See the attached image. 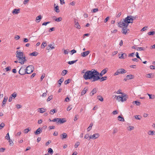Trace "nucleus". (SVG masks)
Returning <instances> with one entry per match:
<instances>
[{
    "label": "nucleus",
    "mask_w": 155,
    "mask_h": 155,
    "mask_svg": "<svg viewBox=\"0 0 155 155\" xmlns=\"http://www.w3.org/2000/svg\"><path fill=\"white\" fill-rule=\"evenodd\" d=\"M103 74L101 72L99 73L96 70L92 69L91 71H87L84 75L85 80L93 79L92 81H95L100 79V77H102Z\"/></svg>",
    "instance_id": "obj_1"
},
{
    "label": "nucleus",
    "mask_w": 155,
    "mask_h": 155,
    "mask_svg": "<svg viewBox=\"0 0 155 155\" xmlns=\"http://www.w3.org/2000/svg\"><path fill=\"white\" fill-rule=\"evenodd\" d=\"M131 15L127 16V17L123 19L122 21L118 23L119 26L122 28L123 26H128L129 24L132 23L134 19Z\"/></svg>",
    "instance_id": "obj_2"
},
{
    "label": "nucleus",
    "mask_w": 155,
    "mask_h": 155,
    "mask_svg": "<svg viewBox=\"0 0 155 155\" xmlns=\"http://www.w3.org/2000/svg\"><path fill=\"white\" fill-rule=\"evenodd\" d=\"M24 53L22 52H19L18 51H16V57L20 61L19 63L21 64H23L26 61V57L23 56Z\"/></svg>",
    "instance_id": "obj_3"
},
{
    "label": "nucleus",
    "mask_w": 155,
    "mask_h": 155,
    "mask_svg": "<svg viewBox=\"0 0 155 155\" xmlns=\"http://www.w3.org/2000/svg\"><path fill=\"white\" fill-rule=\"evenodd\" d=\"M126 71L123 68H120L117 69L115 73L114 74V76L120 74H123L126 73Z\"/></svg>",
    "instance_id": "obj_4"
},
{
    "label": "nucleus",
    "mask_w": 155,
    "mask_h": 155,
    "mask_svg": "<svg viewBox=\"0 0 155 155\" xmlns=\"http://www.w3.org/2000/svg\"><path fill=\"white\" fill-rule=\"evenodd\" d=\"M25 70L28 72L27 74H30L33 72L34 68L32 65H29L26 68V69H25Z\"/></svg>",
    "instance_id": "obj_5"
},
{
    "label": "nucleus",
    "mask_w": 155,
    "mask_h": 155,
    "mask_svg": "<svg viewBox=\"0 0 155 155\" xmlns=\"http://www.w3.org/2000/svg\"><path fill=\"white\" fill-rule=\"evenodd\" d=\"M127 27L128 26H123L122 32L123 34L126 35L127 33V31L129 30L127 28Z\"/></svg>",
    "instance_id": "obj_6"
},
{
    "label": "nucleus",
    "mask_w": 155,
    "mask_h": 155,
    "mask_svg": "<svg viewBox=\"0 0 155 155\" xmlns=\"http://www.w3.org/2000/svg\"><path fill=\"white\" fill-rule=\"evenodd\" d=\"M18 72L21 75H24L28 73V72L25 71V69H24L21 68H20Z\"/></svg>",
    "instance_id": "obj_7"
},
{
    "label": "nucleus",
    "mask_w": 155,
    "mask_h": 155,
    "mask_svg": "<svg viewBox=\"0 0 155 155\" xmlns=\"http://www.w3.org/2000/svg\"><path fill=\"white\" fill-rule=\"evenodd\" d=\"M99 135L98 133L94 134L93 135L90 136V139H96L99 137Z\"/></svg>",
    "instance_id": "obj_8"
},
{
    "label": "nucleus",
    "mask_w": 155,
    "mask_h": 155,
    "mask_svg": "<svg viewBox=\"0 0 155 155\" xmlns=\"http://www.w3.org/2000/svg\"><path fill=\"white\" fill-rule=\"evenodd\" d=\"M42 128L39 127L34 132L35 134L37 135H38L42 132Z\"/></svg>",
    "instance_id": "obj_9"
},
{
    "label": "nucleus",
    "mask_w": 155,
    "mask_h": 155,
    "mask_svg": "<svg viewBox=\"0 0 155 155\" xmlns=\"http://www.w3.org/2000/svg\"><path fill=\"white\" fill-rule=\"evenodd\" d=\"M8 99V97L6 96L5 97H4L3 100L2 102V107H4L5 106V104L7 102Z\"/></svg>",
    "instance_id": "obj_10"
},
{
    "label": "nucleus",
    "mask_w": 155,
    "mask_h": 155,
    "mask_svg": "<svg viewBox=\"0 0 155 155\" xmlns=\"http://www.w3.org/2000/svg\"><path fill=\"white\" fill-rule=\"evenodd\" d=\"M90 53V51H87L84 52H82L81 53V55L83 57H85L88 54Z\"/></svg>",
    "instance_id": "obj_11"
},
{
    "label": "nucleus",
    "mask_w": 155,
    "mask_h": 155,
    "mask_svg": "<svg viewBox=\"0 0 155 155\" xmlns=\"http://www.w3.org/2000/svg\"><path fill=\"white\" fill-rule=\"evenodd\" d=\"M97 91V90L95 88H94L93 90L91 91L90 94V95L91 96H93L94 94L96 93Z\"/></svg>",
    "instance_id": "obj_12"
},
{
    "label": "nucleus",
    "mask_w": 155,
    "mask_h": 155,
    "mask_svg": "<svg viewBox=\"0 0 155 155\" xmlns=\"http://www.w3.org/2000/svg\"><path fill=\"white\" fill-rule=\"evenodd\" d=\"M127 54L125 53L122 54L120 56H119V58L121 59H124L126 58Z\"/></svg>",
    "instance_id": "obj_13"
},
{
    "label": "nucleus",
    "mask_w": 155,
    "mask_h": 155,
    "mask_svg": "<svg viewBox=\"0 0 155 155\" xmlns=\"http://www.w3.org/2000/svg\"><path fill=\"white\" fill-rule=\"evenodd\" d=\"M20 12L19 9H14L12 12L13 14H17Z\"/></svg>",
    "instance_id": "obj_14"
},
{
    "label": "nucleus",
    "mask_w": 155,
    "mask_h": 155,
    "mask_svg": "<svg viewBox=\"0 0 155 155\" xmlns=\"http://www.w3.org/2000/svg\"><path fill=\"white\" fill-rule=\"evenodd\" d=\"M66 120L65 118H59V120L58 121V122H59L60 124H62L65 122H66Z\"/></svg>",
    "instance_id": "obj_15"
},
{
    "label": "nucleus",
    "mask_w": 155,
    "mask_h": 155,
    "mask_svg": "<svg viewBox=\"0 0 155 155\" xmlns=\"http://www.w3.org/2000/svg\"><path fill=\"white\" fill-rule=\"evenodd\" d=\"M42 18V17L41 15H39L37 16L36 18V22L37 23L39 22L40 21L41 19Z\"/></svg>",
    "instance_id": "obj_16"
},
{
    "label": "nucleus",
    "mask_w": 155,
    "mask_h": 155,
    "mask_svg": "<svg viewBox=\"0 0 155 155\" xmlns=\"http://www.w3.org/2000/svg\"><path fill=\"white\" fill-rule=\"evenodd\" d=\"M56 5L55 4H54V10L57 13H58L59 12V6L58 5L56 6H55Z\"/></svg>",
    "instance_id": "obj_17"
},
{
    "label": "nucleus",
    "mask_w": 155,
    "mask_h": 155,
    "mask_svg": "<svg viewBox=\"0 0 155 155\" xmlns=\"http://www.w3.org/2000/svg\"><path fill=\"white\" fill-rule=\"evenodd\" d=\"M64 80L63 78H61V79H60L58 81V87H59L61 86V84L63 82V81Z\"/></svg>",
    "instance_id": "obj_18"
},
{
    "label": "nucleus",
    "mask_w": 155,
    "mask_h": 155,
    "mask_svg": "<svg viewBox=\"0 0 155 155\" xmlns=\"http://www.w3.org/2000/svg\"><path fill=\"white\" fill-rule=\"evenodd\" d=\"M87 87H85L81 92V95H84L88 90Z\"/></svg>",
    "instance_id": "obj_19"
},
{
    "label": "nucleus",
    "mask_w": 155,
    "mask_h": 155,
    "mask_svg": "<svg viewBox=\"0 0 155 155\" xmlns=\"http://www.w3.org/2000/svg\"><path fill=\"white\" fill-rule=\"evenodd\" d=\"M38 110H38V111L41 113L45 112L46 111V109H45L44 108H39Z\"/></svg>",
    "instance_id": "obj_20"
},
{
    "label": "nucleus",
    "mask_w": 155,
    "mask_h": 155,
    "mask_svg": "<svg viewBox=\"0 0 155 155\" xmlns=\"http://www.w3.org/2000/svg\"><path fill=\"white\" fill-rule=\"evenodd\" d=\"M74 27L76 28L79 29L81 28V26L78 23V22H76L75 21V23L74 25Z\"/></svg>",
    "instance_id": "obj_21"
},
{
    "label": "nucleus",
    "mask_w": 155,
    "mask_h": 155,
    "mask_svg": "<svg viewBox=\"0 0 155 155\" xmlns=\"http://www.w3.org/2000/svg\"><path fill=\"white\" fill-rule=\"evenodd\" d=\"M128 80H130L133 79L134 78V75L132 74H129L126 76Z\"/></svg>",
    "instance_id": "obj_22"
},
{
    "label": "nucleus",
    "mask_w": 155,
    "mask_h": 155,
    "mask_svg": "<svg viewBox=\"0 0 155 155\" xmlns=\"http://www.w3.org/2000/svg\"><path fill=\"white\" fill-rule=\"evenodd\" d=\"M108 70V68H104L103 70L101 71V73L102 74H106L107 71Z\"/></svg>",
    "instance_id": "obj_23"
},
{
    "label": "nucleus",
    "mask_w": 155,
    "mask_h": 155,
    "mask_svg": "<svg viewBox=\"0 0 155 155\" xmlns=\"http://www.w3.org/2000/svg\"><path fill=\"white\" fill-rule=\"evenodd\" d=\"M59 120V118H55L52 120V121L53 122H56L57 124L58 125L59 123V122L58 121Z\"/></svg>",
    "instance_id": "obj_24"
},
{
    "label": "nucleus",
    "mask_w": 155,
    "mask_h": 155,
    "mask_svg": "<svg viewBox=\"0 0 155 155\" xmlns=\"http://www.w3.org/2000/svg\"><path fill=\"white\" fill-rule=\"evenodd\" d=\"M123 95H122L121 96L119 95L118 96H116V97H117V99L119 101H122V99H123Z\"/></svg>",
    "instance_id": "obj_25"
},
{
    "label": "nucleus",
    "mask_w": 155,
    "mask_h": 155,
    "mask_svg": "<svg viewBox=\"0 0 155 155\" xmlns=\"http://www.w3.org/2000/svg\"><path fill=\"white\" fill-rule=\"evenodd\" d=\"M148 134L150 135H153L155 134V131H154L150 130L148 132Z\"/></svg>",
    "instance_id": "obj_26"
},
{
    "label": "nucleus",
    "mask_w": 155,
    "mask_h": 155,
    "mask_svg": "<svg viewBox=\"0 0 155 155\" xmlns=\"http://www.w3.org/2000/svg\"><path fill=\"white\" fill-rule=\"evenodd\" d=\"M93 125V123H90L89 127L87 128V131H90V130H91Z\"/></svg>",
    "instance_id": "obj_27"
},
{
    "label": "nucleus",
    "mask_w": 155,
    "mask_h": 155,
    "mask_svg": "<svg viewBox=\"0 0 155 155\" xmlns=\"http://www.w3.org/2000/svg\"><path fill=\"white\" fill-rule=\"evenodd\" d=\"M97 98L98 99V100L101 101H103L104 100V99L103 97L100 95H98L97 96Z\"/></svg>",
    "instance_id": "obj_28"
},
{
    "label": "nucleus",
    "mask_w": 155,
    "mask_h": 155,
    "mask_svg": "<svg viewBox=\"0 0 155 155\" xmlns=\"http://www.w3.org/2000/svg\"><path fill=\"white\" fill-rule=\"evenodd\" d=\"M118 120L120 121H124V118L121 117L120 116H119L118 117Z\"/></svg>",
    "instance_id": "obj_29"
},
{
    "label": "nucleus",
    "mask_w": 155,
    "mask_h": 155,
    "mask_svg": "<svg viewBox=\"0 0 155 155\" xmlns=\"http://www.w3.org/2000/svg\"><path fill=\"white\" fill-rule=\"evenodd\" d=\"M47 45V43L46 42H43L41 45V48H44Z\"/></svg>",
    "instance_id": "obj_30"
},
{
    "label": "nucleus",
    "mask_w": 155,
    "mask_h": 155,
    "mask_svg": "<svg viewBox=\"0 0 155 155\" xmlns=\"http://www.w3.org/2000/svg\"><path fill=\"white\" fill-rule=\"evenodd\" d=\"M87 70L86 69H84L81 71V74H82L83 73H84V74L83 75V77L84 79H85V78H84L85 77L84 75L86 73H87Z\"/></svg>",
    "instance_id": "obj_31"
},
{
    "label": "nucleus",
    "mask_w": 155,
    "mask_h": 155,
    "mask_svg": "<svg viewBox=\"0 0 155 155\" xmlns=\"http://www.w3.org/2000/svg\"><path fill=\"white\" fill-rule=\"evenodd\" d=\"M38 54V53L36 51H35L33 52H32L30 54V55L33 56H36Z\"/></svg>",
    "instance_id": "obj_32"
},
{
    "label": "nucleus",
    "mask_w": 155,
    "mask_h": 155,
    "mask_svg": "<svg viewBox=\"0 0 155 155\" xmlns=\"http://www.w3.org/2000/svg\"><path fill=\"white\" fill-rule=\"evenodd\" d=\"M78 61V60H76L75 61H69L68 62V63L70 65L73 64L74 63H75L76 61Z\"/></svg>",
    "instance_id": "obj_33"
},
{
    "label": "nucleus",
    "mask_w": 155,
    "mask_h": 155,
    "mask_svg": "<svg viewBox=\"0 0 155 155\" xmlns=\"http://www.w3.org/2000/svg\"><path fill=\"white\" fill-rule=\"evenodd\" d=\"M48 152L51 154H52L53 153V151L52 149L51 148H49L48 149Z\"/></svg>",
    "instance_id": "obj_34"
},
{
    "label": "nucleus",
    "mask_w": 155,
    "mask_h": 155,
    "mask_svg": "<svg viewBox=\"0 0 155 155\" xmlns=\"http://www.w3.org/2000/svg\"><path fill=\"white\" fill-rule=\"evenodd\" d=\"M107 76H105L103 77H102L101 78H100V81H104L106 80L107 79Z\"/></svg>",
    "instance_id": "obj_35"
},
{
    "label": "nucleus",
    "mask_w": 155,
    "mask_h": 155,
    "mask_svg": "<svg viewBox=\"0 0 155 155\" xmlns=\"http://www.w3.org/2000/svg\"><path fill=\"white\" fill-rule=\"evenodd\" d=\"M62 18L61 17H59L55 19V21L57 22H60L62 20Z\"/></svg>",
    "instance_id": "obj_36"
},
{
    "label": "nucleus",
    "mask_w": 155,
    "mask_h": 155,
    "mask_svg": "<svg viewBox=\"0 0 155 155\" xmlns=\"http://www.w3.org/2000/svg\"><path fill=\"white\" fill-rule=\"evenodd\" d=\"M5 125L4 123H2L0 124V130L2 129L5 126Z\"/></svg>",
    "instance_id": "obj_37"
},
{
    "label": "nucleus",
    "mask_w": 155,
    "mask_h": 155,
    "mask_svg": "<svg viewBox=\"0 0 155 155\" xmlns=\"http://www.w3.org/2000/svg\"><path fill=\"white\" fill-rule=\"evenodd\" d=\"M62 139H63L64 138H66L67 137V134L66 133H64L62 134Z\"/></svg>",
    "instance_id": "obj_38"
},
{
    "label": "nucleus",
    "mask_w": 155,
    "mask_h": 155,
    "mask_svg": "<svg viewBox=\"0 0 155 155\" xmlns=\"http://www.w3.org/2000/svg\"><path fill=\"white\" fill-rule=\"evenodd\" d=\"M67 71L66 70H64L62 72V75L64 76L67 73Z\"/></svg>",
    "instance_id": "obj_39"
},
{
    "label": "nucleus",
    "mask_w": 155,
    "mask_h": 155,
    "mask_svg": "<svg viewBox=\"0 0 155 155\" xmlns=\"http://www.w3.org/2000/svg\"><path fill=\"white\" fill-rule=\"evenodd\" d=\"M126 96V95H124V94L123 95V99H122V102H123L124 101H125L127 100Z\"/></svg>",
    "instance_id": "obj_40"
},
{
    "label": "nucleus",
    "mask_w": 155,
    "mask_h": 155,
    "mask_svg": "<svg viewBox=\"0 0 155 155\" xmlns=\"http://www.w3.org/2000/svg\"><path fill=\"white\" fill-rule=\"evenodd\" d=\"M147 95L149 96L150 99H153L154 97V95H152L151 94H147Z\"/></svg>",
    "instance_id": "obj_41"
},
{
    "label": "nucleus",
    "mask_w": 155,
    "mask_h": 155,
    "mask_svg": "<svg viewBox=\"0 0 155 155\" xmlns=\"http://www.w3.org/2000/svg\"><path fill=\"white\" fill-rule=\"evenodd\" d=\"M145 49V48L143 47H137V51H143Z\"/></svg>",
    "instance_id": "obj_42"
},
{
    "label": "nucleus",
    "mask_w": 155,
    "mask_h": 155,
    "mask_svg": "<svg viewBox=\"0 0 155 155\" xmlns=\"http://www.w3.org/2000/svg\"><path fill=\"white\" fill-rule=\"evenodd\" d=\"M9 140V145L10 146H12L13 145V143L12 140L10 139L8 140Z\"/></svg>",
    "instance_id": "obj_43"
},
{
    "label": "nucleus",
    "mask_w": 155,
    "mask_h": 155,
    "mask_svg": "<svg viewBox=\"0 0 155 155\" xmlns=\"http://www.w3.org/2000/svg\"><path fill=\"white\" fill-rule=\"evenodd\" d=\"M133 103L137 105H140V102L137 101H133Z\"/></svg>",
    "instance_id": "obj_44"
},
{
    "label": "nucleus",
    "mask_w": 155,
    "mask_h": 155,
    "mask_svg": "<svg viewBox=\"0 0 155 155\" xmlns=\"http://www.w3.org/2000/svg\"><path fill=\"white\" fill-rule=\"evenodd\" d=\"M11 97H12L15 98L17 96V94L16 92H14L13 94H12L11 95Z\"/></svg>",
    "instance_id": "obj_45"
},
{
    "label": "nucleus",
    "mask_w": 155,
    "mask_h": 155,
    "mask_svg": "<svg viewBox=\"0 0 155 155\" xmlns=\"http://www.w3.org/2000/svg\"><path fill=\"white\" fill-rule=\"evenodd\" d=\"M5 138L7 140L10 139V136L8 133L7 134L6 136L5 137Z\"/></svg>",
    "instance_id": "obj_46"
},
{
    "label": "nucleus",
    "mask_w": 155,
    "mask_h": 155,
    "mask_svg": "<svg viewBox=\"0 0 155 155\" xmlns=\"http://www.w3.org/2000/svg\"><path fill=\"white\" fill-rule=\"evenodd\" d=\"M30 130H31V129H29L28 128L25 129L24 130L25 133V134L27 133Z\"/></svg>",
    "instance_id": "obj_47"
},
{
    "label": "nucleus",
    "mask_w": 155,
    "mask_h": 155,
    "mask_svg": "<svg viewBox=\"0 0 155 155\" xmlns=\"http://www.w3.org/2000/svg\"><path fill=\"white\" fill-rule=\"evenodd\" d=\"M155 33V32L154 31H150L148 33V34L149 35H153Z\"/></svg>",
    "instance_id": "obj_48"
},
{
    "label": "nucleus",
    "mask_w": 155,
    "mask_h": 155,
    "mask_svg": "<svg viewBox=\"0 0 155 155\" xmlns=\"http://www.w3.org/2000/svg\"><path fill=\"white\" fill-rule=\"evenodd\" d=\"M56 112H55V109H54L53 110H51L50 111V113L51 114H53L54 113Z\"/></svg>",
    "instance_id": "obj_49"
},
{
    "label": "nucleus",
    "mask_w": 155,
    "mask_h": 155,
    "mask_svg": "<svg viewBox=\"0 0 155 155\" xmlns=\"http://www.w3.org/2000/svg\"><path fill=\"white\" fill-rule=\"evenodd\" d=\"M152 75V74H151V73H150V74H147V75H146V77L147 78H152L151 77V75Z\"/></svg>",
    "instance_id": "obj_50"
},
{
    "label": "nucleus",
    "mask_w": 155,
    "mask_h": 155,
    "mask_svg": "<svg viewBox=\"0 0 155 155\" xmlns=\"http://www.w3.org/2000/svg\"><path fill=\"white\" fill-rule=\"evenodd\" d=\"M117 132V128H115L113 130V134H114L115 133H116Z\"/></svg>",
    "instance_id": "obj_51"
},
{
    "label": "nucleus",
    "mask_w": 155,
    "mask_h": 155,
    "mask_svg": "<svg viewBox=\"0 0 155 155\" xmlns=\"http://www.w3.org/2000/svg\"><path fill=\"white\" fill-rule=\"evenodd\" d=\"M50 21L45 22L42 24V25L46 26L47 24L50 23Z\"/></svg>",
    "instance_id": "obj_52"
},
{
    "label": "nucleus",
    "mask_w": 155,
    "mask_h": 155,
    "mask_svg": "<svg viewBox=\"0 0 155 155\" xmlns=\"http://www.w3.org/2000/svg\"><path fill=\"white\" fill-rule=\"evenodd\" d=\"M11 68L10 67H8L5 68V69L6 71H10L11 70Z\"/></svg>",
    "instance_id": "obj_53"
},
{
    "label": "nucleus",
    "mask_w": 155,
    "mask_h": 155,
    "mask_svg": "<svg viewBox=\"0 0 155 155\" xmlns=\"http://www.w3.org/2000/svg\"><path fill=\"white\" fill-rule=\"evenodd\" d=\"M52 98V96H50L47 99V101H50L51 99Z\"/></svg>",
    "instance_id": "obj_54"
},
{
    "label": "nucleus",
    "mask_w": 155,
    "mask_h": 155,
    "mask_svg": "<svg viewBox=\"0 0 155 155\" xmlns=\"http://www.w3.org/2000/svg\"><path fill=\"white\" fill-rule=\"evenodd\" d=\"M80 143L79 142H77L75 144L74 147L75 148H77L79 145Z\"/></svg>",
    "instance_id": "obj_55"
},
{
    "label": "nucleus",
    "mask_w": 155,
    "mask_h": 155,
    "mask_svg": "<svg viewBox=\"0 0 155 155\" xmlns=\"http://www.w3.org/2000/svg\"><path fill=\"white\" fill-rule=\"evenodd\" d=\"M136 55L137 58H139L141 61V59L140 58L139 55V54L138 52H137L136 53Z\"/></svg>",
    "instance_id": "obj_56"
},
{
    "label": "nucleus",
    "mask_w": 155,
    "mask_h": 155,
    "mask_svg": "<svg viewBox=\"0 0 155 155\" xmlns=\"http://www.w3.org/2000/svg\"><path fill=\"white\" fill-rule=\"evenodd\" d=\"M70 79H68L66 80L64 82V83L65 84H67L70 83Z\"/></svg>",
    "instance_id": "obj_57"
},
{
    "label": "nucleus",
    "mask_w": 155,
    "mask_h": 155,
    "mask_svg": "<svg viewBox=\"0 0 155 155\" xmlns=\"http://www.w3.org/2000/svg\"><path fill=\"white\" fill-rule=\"evenodd\" d=\"M48 46L51 49H54L55 48L54 46H52L51 44H49Z\"/></svg>",
    "instance_id": "obj_58"
},
{
    "label": "nucleus",
    "mask_w": 155,
    "mask_h": 155,
    "mask_svg": "<svg viewBox=\"0 0 155 155\" xmlns=\"http://www.w3.org/2000/svg\"><path fill=\"white\" fill-rule=\"evenodd\" d=\"M148 28V27L147 26H145L141 30V31H144L146 30V28Z\"/></svg>",
    "instance_id": "obj_59"
},
{
    "label": "nucleus",
    "mask_w": 155,
    "mask_h": 155,
    "mask_svg": "<svg viewBox=\"0 0 155 155\" xmlns=\"http://www.w3.org/2000/svg\"><path fill=\"white\" fill-rule=\"evenodd\" d=\"M71 54L72 55L73 54L76 53V51L74 49L72 50L71 51Z\"/></svg>",
    "instance_id": "obj_60"
},
{
    "label": "nucleus",
    "mask_w": 155,
    "mask_h": 155,
    "mask_svg": "<svg viewBox=\"0 0 155 155\" xmlns=\"http://www.w3.org/2000/svg\"><path fill=\"white\" fill-rule=\"evenodd\" d=\"M5 149L4 148H2L0 149V152H3L5 150Z\"/></svg>",
    "instance_id": "obj_61"
},
{
    "label": "nucleus",
    "mask_w": 155,
    "mask_h": 155,
    "mask_svg": "<svg viewBox=\"0 0 155 155\" xmlns=\"http://www.w3.org/2000/svg\"><path fill=\"white\" fill-rule=\"evenodd\" d=\"M51 140H48L47 142H46L45 145L46 146L48 145L50 143H51Z\"/></svg>",
    "instance_id": "obj_62"
},
{
    "label": "nucleus",
    "mask_w": 155,
    "mask_h": 155,
    "mask_svg": "<svg viewBox=\"0 0 155 155\" xmlns=\"http://www.w3.org/2000/svg\"><path fill=\"white\" fill-rule=\"evenodd\" d=\"M121 90H119L116 93L117 94H121L122 95H123L124 94L122 93L120 91Z\"/></svg>",
    "instance_id": "obj_63"
},
{
    "label": "nucleus",
    "mask_w": 155,
    "mask_h": 155,
    "mask_svg": "<svg viewBox=\"0 0 155 155\" xmlns=\"http://www.w3.org/2000/svg\"><path fill=\"white\" fill-rule=\"evenodd\" d=\"M54 30V27L51 28L49 29V32H51V31H53Z\"/></svg>",
    "instance_id": "obj_64"
}]
</instances>
